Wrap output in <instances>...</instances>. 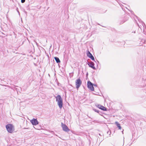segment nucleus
Wrapping results in <instances>:
<instances>
[{
	"label": "nucleus",
	"instance_id": "obj_15",
	"mask_svg": "<svg viewBox=\"0 0 146 146\" xmlns=\"http://www.w3.org/2000/svg\"><path fill=\"white\" fill-rule=\"evenodd\" d=\"M141 23L143 27H144V25H145V23L143 22L142 21L141 22Z\"/></svg>",
	"mask_w": 146,
	"mask_h": 146
},
{
	"label": "nucleus",
	"instance_id": "obj_17",
	"mask_svg": "<svg viewBox=\"0 0 146 146\" xmlns=\"http://www.w3.org/2000/svg\"><path fill=\"white\" fill-rule=\"evenodd\" d=\"M25 0H21V2L22 3H24L25 2Z\"/></svg>",
	"mask_w": 146,
	"mask_h": 146
},
{
	"label": "nucleus",
	"instance_id": "obj_3",
	"mask_svg": "<svg viewBox=\"0 0 146 146\" xmlns=\"http://www.w3.org/2000/svg\"><path fill=\"white\" fill-rule=\"evenodd\" d=\"M6 128L7 131L10 133H12L13 132V125L11 124H8L6 126Z\"/></svg>",
	"mask_w": 146,
	"mask_h": 146
},
{
	"label": "nucleus",
	"instance_id": "obj_12",
	"mask_svg": "<svg viewBox=\"0 0 146 146\" xmlns=\"http://www.w3.org/2000/svg\"><path fill=\"white\" fill-rule=\"evenodd\" d=\"M115 124L117 126L119 129H121V127L120 126V125L118 122L117 121L115 122Z\"/></svg>",
	"mask_w": 146,
	"mask_h": 146
},
{
	"label": "nucleus",
	"instance_id": "obj_13",
	"mask_svg": "<svg viewBox=\"0 0 146 146\" xmlns=\"http://www.w3.org/2000/svg\"><path fill=\"white\" fill-rule=\"evenodd\" d=\"M54 59L55 60L56 62L58 63L60 62V59H59V58L57 57H54Z\"/></svg>",
	"mask_w": 146,
	"mask_h": 146
},
{
	"label": "nucleus",
	"instance_id": "obj_10",
	"mask_svg": "<svg viewBox=\"0 0 146 146\" xmlns=\"http://www.w3.org/2000/svg\"><path fill=\"white\" fill-rule=\"evenodd\" d=\"M95 112L98 113L99 114L101 115H102V114H104V111H107V110H101L102 112L100 111L99 110H94Z\"/></svg>",
	"mask_w": 146,
	"mask_h": 146
},
{
	"label": "nucleus",
	"instance_id": "obj_7",
	"mask_svg": "<svg viewBox=\"0 0 146 146\" xmlns=\"http://www.w3.org/2000/svg\"><path fill=\"white\" fill-rule=\"evenodd\" d=\"M87 54L88 57L90 58L92 60H94H94V57L89 51H88V52L87 53Z\"/></svg>",
	"mask_w": 146,
	"mask_h": 146
},
{
	"label": "nucleus",
	"instance_id": "obj_19",
	"mask_svg": "<svg viewBox=\"0 0 146 146\" xmlns=\"http://www.w3.org/2000/svg\"><path fill=\"white\" fill-rule=\"evenodd\" d=\"M138 25L139 28H141V27H142V26L141 25H139L138 24Z\"/></svg>",
	"mask_w": 146,
	"mask_h": 146
},
{
	"label": "nucleus",
	"instance_id": "obj_14",
	"mask_svg": "<svg viewBox=\"0 0 146 146\" xmlns=\"http://www.w3.org/2000/svg\"><path fill=\"white\" fill-rule=\"evenodd\" d=\"M145 39H142L141 40V42L143 43H145Z\"/></svg>",
	"mask_w": 146,
	"mask_h": 146
},
{
	"label": "nucleus",
	"instance_id": "obj_11",
	"mask_svg": "<svg viewBox=\"0 0 146 146\" xmlns=\"http://www.w3.org/2000/svg\"><path fill=\"white\" fill-rule=\"evenodd\" d=\"M96 106L100 110H106V108L100 105H97Z\"/></svg>",
	"mask_w": 146,
	"mask_h": 146
},
{
	"label": "nucleus",
	"instance_id": "obj_4",
	"mask_svg": "<svg viewBox=\"0 0 146 146\" xmlns=\"http://www.w3.org/2000/svg\"><path fill=\"white\" fill-rule=\"evenodd\" d=\"M82 82L80 78H78L77 79L76 81V88L78 89L81 86Z\"/></svg>",
	"mask_w": 146,
	"mask_h": 146
},
{
	"label": "nucleus",
	"instance_id": "obj_1",
	"mask_svg": "<svg viewBox=\"0 0 146 146\" xmlns=\"http://www.w3.org/2000/svg\"><path fill=\"white\" fill-rule=\"evenodd\" d=\"M56 101L60 108L61 109L62 107V100L60 96L58 95L56 97Z\"/></svg>",
	"mask_w": 146,
	"mask_h": 146
},
{
	"label": "nucleus",
	"instance_id": "obj_20",
	"mask_svg": "<svg viewBox=\"0 0 146 146\" xmlns=\"http://www.w3.org/2000/svg\"><path fill=\"white\" fill-rule=\"evenodd\" d=\"M122 133H123V131H122Z\"/></svg>",
	"mask_w": 146,
	"mask_h": 146
},
{
	"label": "nucleus",
	"instance_id": "obj_8",
	"mask_svg": "<svg viewBox=\"0 0 146 146\" xmlns=\"http://www.w3.org/2000/svg\"><path fill=\"white\" fill-rule=\"evenodd\" d=\"M88 64L90 67L92 68L94 70L96 69L95 67L94 66V62H90L88 63Z\"/></svg>",
	"mask_w": 146,
	"mask_h": 146
},
{
	"label": "nucleus",
	"instance_id": "obj_2",
	"mask_svg": "<svg viewBox=\"0 0 146 146\" xmlns=\"http://www.w3.org/2000/svg\"><path fill=\"white\" fill-rule=\"evenodd\" d=\"M87 86L88 88L92 91L94 90V88L93 87V85L94 86H96V85L93 84L90 81H88L87 82Z\"/></svg>",
	"mask_w": 146,
	"mask_h": 146
},
{
	"label": "nucleus",
	"instance_id": "obj_5",
	"mask_svg": "<svg viewBox=\"0 0 146 146\" xmlns=\"http://www.w3.org/2000/svg\"><path fill=\"white\" fill-rule=\"evenodd\" d=\"M61 126L62 129L64 131L68 132L70 131V129L66 125L64 124L63 123H61Z\"/></svg>",
	"mask_w": 146,
	"mask_h": 146
},
{
	"label": "nucleus",
	"instance_id": "obj_6",
	"mask_svg": "<svg viewBox=\"0 0 146 146\" xmlns=\"http://www.w3.org/2000/svg\"><path fill=\"white\" fill-rule=\"evenodd\" d=\"M31 122L33 125H36L38 124V122L36 119H33L31 121Z\"/></svg>",
	"mask_w": 146,
	"mask_h": 146
},
{
	"label": "nucleus",
	"instance_id": "obj_16",
	"mask_svg": "<svg viewBox=\"0 0 146 146\" xmlns=\"http://www.w3.org/2000/svg\"><path fill=\"white\" fill-rule=\"evenodd\" d=\"M107 133L108 134H109V135H110L111 132L110 131H108L107 132Z\"/></svg>",
	"mask_w": 146,
	"mask_h": 146
},
{
	"label": "nucleus",
	"instance_id": "obj_9",
	"mask_svg": "<svg viewBox=\"0 0 146 146\" xmlns=\"http://www.w3.org/2000/svg\"><path fill=\"white\" fill-rule=\"evenodd\" d=\"M129 17V15H128L127 14L125 16V17L124 18V19H123V22H122L120 23V24H122L123 23L125 22L128 19Z\"/></svg>",
	"mask_w": 146,
	"mask_h": 146
},
{
	"label": "nucleus",
	"instance_id": "obj_18",
	"mask_svg": "<svg viewBox=\"0 0 146 146\" xmlns=\"http://www.w3.org/2000/svg\"><path fill=\"white\" fill-rule=\"evenodd\" d=\"M17 12L19 14V11L18 10V8H17Z\"/></svg>",
	"mask_w": 146,
	"mask_h": 146
}]
</instances>
